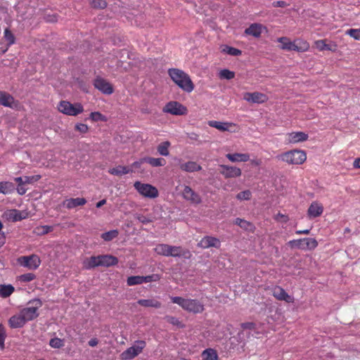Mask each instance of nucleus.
I'll list each match as a JSON object with an SVG mask.
<instances>
[{
  "label": "nucleus",
  "mask_w": 360,
  "mask_h": 360,
  "mask_svg": "<svg viewBox=\"0 0 360 360\" xmlns=\"http://www.w3.org/2000/svg\"><path fill=\"white\" fill-rule=\"evenodd\" d=\"M168 74L172 81L183 91L191 93L194 89V84L190 77L184 71L171 68L169 69Z\"/></svg>",
  "instance_id": "f257e3e1"
},
{
  "label": "nucleus",
  "mask_w": 360,
  "mask_h": 360,
  "mask_svg": "<svg viewBox=\"0 0 360 360\" xmlns=\"http://www.w3.org/2000/svg\"><path fill=\"white\" fill-rule=\"evenodd\" d=\"M173 303L180 306L184 310L193 314H200L204 311V305L196 299H186L181 297H172Z\"/></svg>",
  "instance_id": "f03ea898"
},
{
  "label": "nucleus",
  "mask_w": 360,
  "mask_h": 360,
  "mask_svg": "<svg viewBox=\"0 0 360 360\" xmlns=\"http://www.w3.org/2000/svg\"><path fill=\"white\" fill-rule=\"evenodd\" d=\"M43 305V302L40 299L35 298L30 300L25 307L22 308L20 311L27 322L32 321L37 318L39 315L38 310Z\"/></svg>",
  "instance_id": "7ed1b4c3"
},
{
  "label": "nucleus",
  "mask_w": 360,
  "mask_h": 360,
  "mask_svg": "<svg viewBox=\"0 0 360 360\" xmlns=\"http://www.w3.org/2000/svg\"><path fill=\"white\" fill-rule=\"evenodd\" d=\"M306 159V153L300 150H290L281 155V160L291 165H301Z\"/></svg>",
  "instance_id": "20e7f679"
},
{
  "label": "nucleus",
  "mask_w": 360,
  "mask_h": 360,
  "mask_svg": "<svg viewBox=\"0 0 360 360\" xmlns=\"http://www.w3.org/2000/svg\"><path fill=\"white\" fill-rule=\"evenodd\" d=\"M58 110L65 115L75 116L83 112V107L80 103L72 104L68 101H62L58 106Z\"/></svg>",
  "instance_id": "39448f33"
},
{
  "label": "nucleus",
  "mask_w": 360,
  "mask_h": 360,
  "mask_svg": "<svg viewBox=\"0 0 360 360\" xmlns=\"http://www.w3.org/2000/svg\"><path fill=\"white\" fill-rule=\"evenodd\" d=\"M134 187L141 195L146 198H155L158 195V189L150 184L136 181Z\"/></svg>",
  "instance_id": "423d86ee"
},
{
  "label": "nucleus",
  "mask_w": 360,
  "mask_h": 360,
  "mask_svg": "<svg viewBox=\"0 0 360 360\" xmlns=\"http://www.w3.org/2000/svg\"><path fill=\"white\" fill-rule=\"evenodd\" d=\"M146 347L143 340L136 341L135 345L129 347L121 354V358L124 360H130L138 356Z\"/></svg>",
  "instance_id": "0eeeda50"
},
{
  "label": "nucleus",
  "mask_w": 360,
  "mask_h": 360,
  "mask_svg": "<svg viewBox=\"0 0 360 360\" xmlns=\"http://www.w3.org/2000/svg\"><path fill=\"white\" fill-rule=\"evenodd\" d=\"M18 262L20 266L26 267L30 270L37 269L41 264V259L37 255L20 257L18 259Z\"/></svg>",
  "instance_id": "6e6552de"
},
{
  "label": "nucleus",
  "mask_w": 360,
  "mask_h": 360,
  "mask_svg": "<svg viewBox=\"0 0 360 360\" xmlns=\"http://www.w3.org/2000/svg\"><path fill=\"white\" fill-rule=\"evenodd\" d=\"M163 112L174 115H183L186 114L187 109L176 101H170L164 107Z\"/></svg>",
  "instance_id": "1a4fd4ad"
},
{
  "label": "nucleus",
  "mask_w": 360,
  "mask_h": 360,
  "mask_svg": "<svg viewBox=\"0 0 360 360\" xmlns=\"http://www.w3.org/2000/svg\"><path fill=\"white\" fill-rule=\"evenodd\" d=\"M168 257H183L189 259L191 257V252L181 246L169 245Z\"/></svg>",
  "instance_id": "9d476101"
},
{
  "label": "nucleus",
  "mask_w": 360,
  "mask_h": 360,
  "mask_svg": "<svg viewBox=\"0 0 360 360\" xmlns=\"http://www.w3.org/2000/svg\"><path fill=\"white\" fill-rule=\"evenodd\" d=\"M273 296L278 300L285 301L287 303L294 302V297L288 295L281 286L276 285L272 289Z\"/></svg>",
  "instance_id": "9b49d317"
},
{
  "label": "nucleus",
  "mask_w": 360,
  "mask_h": 360,
  "mask_svg": "<svg viewBox=\"0 0 360 360\" xmlns=\"http://www.w3.org/2000/svg\"><path fill=\"white\" fill-rule=\"evenodd\" d=\"M219 167L220 174L226 179L238 177L241 175V170L238 167L225 165H221Z\"/></svg>",
  "instance_id": "f8f14e48"
},
{
  "label": "nucleus",
  "mask_w": 360,
  "mask_h": 360,
  "mask_svg": "<svg viewBox=\"0 0 360 360\" xmlns=\"http://www.w3.org/2000/svg\"><path fill=\"white\" fill-rule=\"evenodd\" d=\"M7 220L15 222L21 221L27 217V213L25 211L18 210H8L3 215Z\"/></svg>",
  "instance_id": "ddd939ff"
},
{
  "label": "nucleus",
  "mask_w": 360,
  "mask_h": 360,
  "mask_svg": "<svg viewBox=\"0 0 360 360\" xmlns=\"http://www.w3.org/2000/svg\"><path fill=\"white\" fill-rule=\"evenodd\" d=\"M94 86L102 93L110 95L113 92V88L112 85L105 79L101 77H97L94 80Z\"/></svg>",
  "instance_id": "4468645a"
},
{
  "label": "nucleus",
  "mask_w": 360,
  "mask_h": 360,
  "mask_svg": "<svg viewBox=\"0 0 360 360\" xmlns=\"http://www.w3.org/2000/svg\"><path fill=\"white\" fill-rule=\"evenodd\" d=\"M182 195L185 200L194 204H200L202 201L200 196L188 186H184Z\"/></svg>",
  "instance_id": "2eb2a0df"
},
{
  "label": "nucleus",
  "mask_w": 360,
  "mask_h": 360,
  "mask_svg": "<svg viewBox=\"0 0 360 360\" xmlns=\"http://www.w3.org/2000/svg\"><path fill=\"white\" fill-rule=\"evenodd\" d=\"M220 245L221 243L218 238L208 236L203 237L198 243V246L203 249H207L212 247L219 248Z\"/></svg>",
  "instance_id": "dca6fc26"
},
{
  "label": "nucleus",
  "mask_w": 360,
  "mask_h": 360,
  "mask_svg": "<svg viewBox=\"0 0 360 360\" xmlns=\"http://www.w3.org/2000/svg\"><path fill=\"white\" fill-rule=\"evenodd\" d=\"M244 100L252 103H263L267 101V96L259 92H247L243 96Z\"/></svg>",
  "instance_id": "f3484780"
},
{
  "label": "nucleus",
  "mask_w": 360,
  "mask_h": 360,
  "mask_svg": "<svg viewBox=\"0 0 360 360\" xmlns=\"http://www.w3.org/2000/svg\"><path fill=\"white\" fill-rule=\"evenodd\" d=\"M98 259L100 266L109 267L115 266L118 263V259L110 255H98Z\"/></svg>",
  "instance_id": "a211bd4d"
},
{
  "label": "nucleus",
  "mask_w": 360,
  "mask_h": 360,
  "mask_svg": "<svg viewBox=\"0 0 360 360\" xmlns=\"http://www.w3.org/2000/svg\"><path fill=\"white\" fill-rule=\"evenodd\" d=\"M27 323L24 317L20 311L18 314L12 316L9 320L8 323L12 328H22Z\"/></svg>",
  "instance_id": "6ab92c4d"
},
{
  "label": "nucleus",
  "mask_w": 360,
  "mask_h": 360,
  "mask_svg": "<svg viewBox=\"0 0 360 360\" xmlns=\"http://www.w3.org/2000/svg\"><path fill=\"white\" fill-rule=\"evenodd\" d=\"M323 212V206L317 202H313L308 208V215L311 218H315L321 215Z\"/></svg>",
  "instance_id": "aec40b11"
},
{
  "label": "nucleus",
  "mask_w": 360,
  "mask_h": 360,
  "mask_svg": "<svg viewBox=\"0 0 360 360\" xmlns=\"http://www.w3.org/2000/svg\"><path fill=\"white\" fill-rule=\"evenodd\" d=\"M137 304L144 307H152L155 309H159L162 307V303L155 298L140 299L137 301Z\"/></svg>",
  "instance_id": "412c9836"
},
{
  "label": "nucleus",
  "mask_w": 360,
  "mask_h": 360,
  "mask_svg": "<svg viewBox=\"0 0 360 360\" xmlns=\"http://www.w3.org/2000/svg\"><path fill=\"white\" fill-rule=\"evenodd\" d=\"M86 203L84 198H69L64 201L63 205L68 209H73L77 206H82Z\"/></svg>",
  "instance_id": "4be33fe9"
},
{
  "label": "nucleus",
  "mask_w": 360,
  "mask_h": 360,
  "mask_svg": "<svg viewBox=\"0 0 360 360\" xmlns=\"http://www.w3.org/2000/svg\"><path fill=\"white\" fill-rule=\"evenodd\" d=\"M179 167L181 170L187 172H193L196 171H200L202 169V167L193 161H188L187 162L181 163Z\"/></svg>",
  "instance_id": "5701e85b"
},
{
  "label": "nucleus",
  "mask_w": 360,
  "mask_h": 360,
  "mask_svg": "<svg viewBox=\"0 0 360 360\" xmlns=\"http://www.w3.org/2000/svg\"><path fill=\"white\" fill-rule=\"evenodd\" d=\"M226 157L233 162H248L250 160V155L248 153H228Z\"/></svg>",
  "instance_id": "b1692460"
},
{
  "label": "nucleus",
  "mask_w": 360,
  "mask_h": 360,
  "mask_svg": "<svg viewBox=\"0 0 360 360\" xmlns=\"http://www.w3.org/2000/svg\"><path fill=\"white\" fill-rule=\"evenodd\" d=\"M315 47L319 51L328 50L335 52L337 50V45L335 44H327L326 40L320 39L314 42Z\"/></svg>",
  "instance_id": "393cba45"
},
{
  "label": "nucleus",
  "mask_w": 360,
  "mask_h": 360,
  "mask_svg": "<svg viewBox=\"0 0 360 360\" xmlns=\"http://www.w3.org/2000/svg\"><path fill=\"white\" fill-rule=\"evenodd\" d=\"M308 135L302 131L292 132L288 134V140L291 143L302 142L307 140Z\"/></svg>",
  "instance_id": "a878e982"
},
{
  "label": "nucleus",
  "mask_w": 360,
  "mask_h": 360,
  "mask_svg": "<svg viewBox=\"0 0 360 360\" xmlns=\"http://www.w3.org/2000/svg\"><path fill=\"white\" fill-rule=\"evenodd\" d=\"M262 26L261 25L253 23L249 27L245 29V33L255 37H259L262 34Z\"/></svg>",
  "instance_id": "bb28decb"
},
{
  "label": "nucleus",
  "mask_w": 360,
  "mask_h": 360,
  "mask_svg": "<svg viewBox=\"0 0 360 360\" xmlns=\"http://www.w3.org/2000/svg\"><path fill=\"white\" fill-rule=\"evenodd\" d=\"M141 162L148 163L152 167H160L164 166L166 164V160L161 158H155L146 157L141 160Z\"/></svg>",
  "instance_id": "cd10ccee"
},
{
  "label": "nucleus",
  "mask_w": 360,
  "mask_h": 360,
  "mask_svg": "<svg viewBox=\"0 0 360 360\" xmlns=\"http://www.w3.org/2000/svg\"><path fill=\"white\" fill-rule=\"evenodd\" d=\"M41 179L40 175H34V176H25L22 177H17L15 179V181L19 184H33Z\"/></svg>",
  "instance_id": "c85d7f7f"
},
{
  "label": "nucleus",
  "mask_w": 360,
  "mask_h": 360,
  "mask_svg": "<svg viewBox=\"0 0 360 360\" xmlns=\"http://www.w3.org/2000/svg\"><path fill=\"white\" fill-rule=\"evenodd\" d=\"M83 264L86 269H91L100 266L98 256L90 257L84 262Z\"/></svg>",
  "instance_id": "c756f323"
},
{
  "label": "nucleus",
  "mask_w": 360,
  "mask_h": 360,
  "mask_svg": "<svg viewBox=\"0 0 360 360\" xmlns=\"http://www.w3.org/2000/svg\"><path fill=\"white\" fill-rule=\"evenodd\" d=\"M1 105L13 108L17 106V103L14 102V98L5 92H1Z\"/></svg>",
  "instance_id": "7c9ffc66"
},
{
  "label": "nucleus",
  "mask_w": 360,
  "mask_h": 360,
  "mask_svg": "<svg viewBox=\"0 0 360 360\" xmlns=\"http://www.w3.org/2000/svg\"><path fill=\"white\" fill-rule=\"evenodd\" d=\"M209 125L219 131H226L229 130V127L232 126V124L212 120L209 122Z\"/></svg>",
  "instance_id": "2f4dec72"
},
{
  "label": "nucleus",
  "mask_w": 360,
  "mask_h": 360,
  "mask_svg": "<svg viewBox=\"0 0 360 360\" xmlns=\"http://www.w3.org/2000/svg\"><path fill=\"white\" fill-rule=\"evenodd\" d=\"M131 172L127 167L119 165L116 167L111 168L108 170L110 174L115 176H122L123 174H129Z\"/></svg>",
  "instance_id": "473e14b6"
},
{
  "label": "nucleus",
  "mask_w": 360,
  "mask_h": 360,
  "mask_svg": "<svg viewBox=\"0 0 360 360\" xmlns=\"http://www.w3.org/2000/svg\"><path fill=\"white\" fill-rule=\"evenodd\" d=\"M203 360H218L217 352L211 348L205 349L202 353Z\"/></svg>",
  "instance_id": "72a5a7b5"
},
{
  "label": "nucleus",
  "mask_w": 360,
  "mask_h": 360,
  "mask_svg": "<svg viewBox=\"0 0 360 360\" xmlns=\"http://www.w3.org/2000/svg\"><path fill=\"white\" fill-rule=\"evenodd\" d=\"M318 245V242L315 238H304V247H302V250H311L315 249Z\"/></svg>",
  "instance_id": "f704fd0d"
},
{
  "label": "nucleus",
  "mask_w": 360,
  "mask_h": 360,
  "mask_svg": "<svg viewBox=\"0 0 360 360\" xmlns=\"http://www.w3.org/2000/svg\"><path fill=\"white\" fill-rule=\"evenodd\" d=\"M278 41L281 44V49L287 51H292L294 42L290 41L287 37H283L278 39Z\"/></svg>",
  "instance_id": "c9c22d12"
},
{
  "label": "nucleus",
  "mask_w": 360,
  "mask_h": 360,
  "mask_svg": "<svg viewBox=\"0 0 360 360\" xmlns=\"http://www.w3.org/2000/svg\"><path fill=\"white\" fill-rule=\"evenodd\" d=\"M170 145V142L169 141L160 143L157 147L158 153L161 155L168 156L169 155V148Z\"/></svg>",
  "instance_id": "e433bc0d"
},
{
  "label": "nucleus",
  "mask_w": 360,
  "mask_h": 360,
  "mask_svg": "<svg viewBox=\"0 0 360 360\" xmlns=\"http://www.w3.org/2000/svg\"><path fill=\"white\" fill-rule=\"evenodd\" d=\"M169 245L165 243L158 244L156 245L154 250L159 255L168 257Z\"/></svg>",
  "instance_id": "4c0bfd02"
},
{
  "label": "nucleus",
  "mask_w": 360,
  "mask_h": 360,
  "mask_svg": "<svg viewBox=\"0 0 360 360\" xmlns=\"http://www.w3.org/2000/svg\"><path fill=\"white\" fill-rule=\"evenodd\" d=\"M15 291V288L11 284H1V297L6 298Z\"/></svg>",
  "instance_id": "58836bf2"
},
{
  "label": "nucleus",
  "mask_w": 360,
  "mask_h": 360,
  "mask_svg": "<svg viewBox=\"0 0 360 360\" xmlns=\"http://www.w3.org/2000/svg\"><path fill=\"white\" fill-rule=\"evenodd\" d=\"M221 51L233 56H238L241 55L242 53V51L240 50L227 45H224L222 46Z\"/></svg>",
  "instance_id": "ea45409f"
},
{
  "label": "nucleus",
  "mask_w": 360,
  "mask_h": 360,
  "mask_svg": "<svg viewBox=\"0 0 360 360\" xmlns=\"http://www.w3.org/2000/svg\"><path fill=\"white\" fill-rule=\"evenodd\" d=\"M53 227L51 226H37L34 229V233L37 235H44L53 231Z\"/></svg>",
  "instance_id": "a19ab883"
},
{
  "label": "nucleus",
  "mask_w": 360,
  "mask_h": 360,
  "mask_svg": "<svg viewBox=\"0 0 360 360\" xmlns=\"http://www.w3.org/2000/svg\"><path fill=\"white\" fill-rule=\"evenodd\" d=\"M118 236V231L117 230H111L102 233L101 238L105 241H110L115 238Z\"/></svg>",
  "instance_id": "79ce46f5"
},
{
  "label": "nucleus",
  "mask_w": 360,
  "mask_h": 360,
  "mask_svg": "<svg viewBox=\"0 0 360 360\" xmlns=\"http://www.w3.org/2000/svg\"><path fill=\"white\" fill-rule=\"evenodd\" d=\"M127 283L129 286L142 284V276H131L127 278Z\"/></svg>",
  "instance_id": "37998d69"
},
{
  "label": "nucleus",
  "mask_w": 360,
  "mask_h": 360,
  "mask_svg": "<svg viewBox=\"0 0 360 360\" xmlns=\"http://www.w3.org/2000/svg\"><path fill=\"white\" fill-rule=\"evenodd\" d=\"M234 223L245 230H249L252 226L250 222L240 218H236Z\"/></svg>",
  "instance_id": "c03bdc74"
},
{
  "label": "nucleus",
  "mask_w": 360,
  "mask_h": 360,
  "mask_svg": "<svg viewBox=\"0 0 360 360\" xmlns=\"http://www.w3.org/2000/svg\"><path fill=\"white\" fill-rule=\"evenodd\" d=\"M164 319L172 324L173 326H175L179 328H181L184 327V325L181 323V322L175 316H165Z\"/></svg>",
  "instance_id": "a18cd8bd"
},
{
  "label": "nucleus",
  "mask_w": 360,
  "mask_h": 360,
  "mask_svg": "<svg viewBox=\"0 0 360 360\" xmlns=\"http://www.w3.org/2000/svg\"><path fill=\"white\" fill-rule=\"evenodd\" d=\"M294 47L295 49H293L292 51H296L297 52H304L309 49V44L307 41H300L299 45L294 42Z\"/></svg>",
  "instance_id": "49530a36"
},
{
  "label": "nucleus",
  "mask_w": 360,
  "mask_h": 360,
  "mask_svg": "<svg viewBox=\"0 0 360 360\" xmlns=\"http://www.w3.org/2000/svg\"><path fill=\"white\" fill-rule=\"evenodd\" d=\"M219 76L221 79H231L235 77V72L227 69L221 70Z\"/></svg>",
  "instance_id": "de8ad7c7"
},
{
  "label": "nucleus",
  "mask_w": 360,
  "mask_h": 360,
  "mask_svg": "<svg viewBox=\"0 0 360 360\" xmlns=\"http://www.w3.org/2000/svg\"><path fill=\"white\" fill-rule=\"evenodd\" d=\"M4 39L7 41L8 46L15 43V37L8 29H6L4 31Z\"/></svg>",
  "instance_id": "09e8293b"
},
{
  "label": "nucleus",
  "mask_w": 360,
  "mask_h": 360,
  "mask_svg": "<svg viewBox=\"0 0 360 360\" xmlns=\"http://www.w3.org/2000/svg\"><path fill=\"white\" fill-rule=\"evenodd\" d=\"M15 186L12 183L1 182V193H8L14 191Z\"/></svg>",
  "instance_id": "8fccbe9b"
},
{
  "label": "nucleus",
  "mask_w": 360,
  "mask_h": 360,
  "mask_svg": "<svg viewBox=\"0 0 360 360\" xmlns=\"http://www.w3.org/2000/svg\"><path fill=\"white\" fill-rule=\"evenodd\" d=\"M345 34L349 35L355 40L360 41V28L359 29H349L346 30Z\"/></svg>",
  "instance_id": "3c124183"
},
{
  "label": "nucleus",
  "mask_w": 360,
  "mask_h": 360,
  "mask_svg": "<svg viewBox=\"0 0 360 360\" xmlns=\"http://www.w3.org/2000/svg\"><path fill=\"white\" fill-rule=\"evenodd\" d=\"M49 345L53 348L59 349L63 346V341L58 338H54L50 340Z\"/></svg>",
  "instance_id": "603ef678"
},
{
  "label": "nucleus",
  "mask_w": 360,
  "mask_h": 360,
  "mask_svg": "<svg viewBox=\"0 0 360 360\" xmlns=\"http://www.w3.org/2000/svg\"><path fill=\"white\" fill-rule=\"evenodd\" d=\"M36 278V276L32 273H27L19 276V280L22 282H30Z\"/></svg>",
  "instance_id": "864d4df0"
},
{
  "label": "nucleus",
  "mask_w": 360,
  "mask_h": 360,
  "mask_svg": "<svg viewBox=\"0 0 360 360\" xmlns=\"http://www.w3.org/2000/svg\"><path fill=\"white\" fill-rule=\"evenodd\" d=\"M288 244L292 248H297L302 250V247H304V238L290 240Z\"/></svg>",
  "instance_id": "5fc2aeb1"
},
{
  "label": "nucleus",
  "mask_w": 360,
  "mask_h": 360,
  "mask_svg": "<svg viewBox=\"0 0 360 360\" xmlns=\"http://www.w3.org/2000/svg\"><path fill=\"white\" fill-rule=\"evenodd\" d=\"M91 5L94 8H105L107 3L104 0H92Z\"/></svg>",
  "instance_id": "6e6d98bb"
},
{
  "label": "nucleus",
  "mask_w": 360,
  "mask_h": 360,
  "mask_svg": "<svg viewBox=\"0 0 360 360\" xmlns=\"http://www.w3.org/2000/svg\"><path fill=\"white\" fill-rule=\"evenodd\" d=\"M160 280V276L158 274H152L146 276H142V283H150L153 281H158Z\"/></svg>",
  "instance_id": "4d7b16f0"
},
{
  "label": "nucleus",
  "mask_w": 360,
  "mask_h": 360,
  "mask_svg": "<svg viewBox=\"0 0 360 360\" xmlns=\"http://www.w3.org/2000/svg\"><path fill=\"white\" fill-rule=\"evenodd\" d=\"M251 192L249 190H246L238 193L236 198L240 200H249L251 198Z\"/></svg>",
  "instance_id": "13d9d810"
},
{
  "label": "nucleus",
  "mask_w": 360,
  "mask_h": 360,
  "mask_svg": "<svg viewBox=\"0 0 360 360\" xmlns=\"http://www.w3.org/2000/svg\"><path fill=\"white\" fill-rule=\"evenodd\" d=\"M135 218L143 224H148L152 222V219L142 214H136Z\"/></svg>",
  "instance_id": "bf43d9fd"
},
{
  "label": "nucleus",
  "mask_w": 360,
  "mask_h": 360,
  "mask_svg": "<svg viewBox=\"0 0 360 360\" xmlns=\"http://www.w3.org/2000/svg\"><path fill=\"white\" fill-rule=\"evenodd\" d=\"M75 129L79 131L80 133L84 134L87 132L89 128L86 124L79 123L75 125Z\"/></svg>",
  "instance_id": "052dcab7"
},
{
  "label": "nucleus",
  "mask_w": 360,
  "mask_h": 360,
  "mask_svg": "<svg viewBox=\"0 0 360 360\" xmlns=\"http://www.w3.org/2000/svg\"><path fill=\"white\" fill-rule=\"evenodd\" d=\"M91 118L94 121L102 120L103 115L98 112H91L90 115Z\"/></svg>",
  "instance_id": "680f3d73"
},
{
  "label": "nucleus",
  "mask_w": 360,
  "mask_h": 360,
  "mask_svg": "<svg viewBox=\"0 0 360 360\" xmlns=\"http://www.w3.org/2000/svg\"><path fill=\"white\" fill-rule=\"evenodd\" d=\"M272 6L274 7L283 8V7H286V6H289V4L284 1H274L272 3Z\"/></svg>",
  "instance_id": "e2e57ef3"
},
{
  "label": "nucleus",
  "mask_w": 360,
  "mask_h": 360,
  "mask_svg": "<svg viewBox=\"0 0 360 360\" xmlns=\"http://www.w3.org/2000/svg\"><path fill=\"white\" fill-rule=\"evenodd\" d=\"M17 191H18L19 195H24L26 193L27 188H25L23 186L22 184H18V188H17Z\"/></svg>",
  "instance_id": "0e129e2a"
},
{
  "label": "nucleus",
  "mask_w": 360,
  "mask_h": 360,
  "mask_svg": "<svg viewBox=\"0 0 360 360\" xmlns=\"http://www.w3.org/2000/svg\"><path fill=\"white\" fill-rule=\"evenodd\" d=\"M88 343L90 347H96L98 343V340L96 338H91Z\"/></svg>",
  "instance_id": "69168bd1"
},
{
  "label": "nucleus",
  "mask_w": 360,
  "mask_h": 360,
  "mask_svg": "<svg viewBox=\"0 0 360 360\" xmlns=\"http://www.w3.org/2000/svg\"><path fill=\"white\" fill-rule=\"evenodd\" d=\"M46 20L48 22H56L57 21V16L56 15H48L46 18Z\"/></svg>",
  "instance_id": "338daca9"
},
{
  "label": "nucleus",
  "mask_w": 360,
  "mask_h": 360,
  "mask_svg": "<svg viewBox=\"0 0 360 360\" xmlns=\"http://www.w3.org/2000/svg\"><path fill=\"white\" fill-rule=\"evenodd\" d=\"M353 165L355 168H360V158L354 161Z\"/></svg>",
  "instance_id": "774afa93"
}]
</instances>
